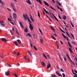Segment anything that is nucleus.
Segmentation results:
<instances>
[{
  "label": "nucleus",
  "mask_w": 77,
  "mask_h": 77,
  "mask_svg": "<svg viewBox=\"0 0 77 77\" xmlns=\"http://www.w3.org/2000/svg\"><path fill=\"white\" fill-rule=\"evenodd\" d=\"M57 7L58 8V9H60V8L59 7H58V6H57Z\"/></svg>",
  "instance_id": "nucleus-52"
},
{
  "label": "nucleus",
  "mask_w": 77,
  "mask_h": 77,
  "mask_svg": "<svg viewBox=\"0 0 77 77\" xmlns=\"http://www.w3.org/2000/svg\"><path fill=\"white\" fill-rule=\"evenodd\" d=\"M13 74L15 75V76L16 77H18V76H17V74H16L14 73Z\"/></svg>",
  "instance_id": "nucleus-42"
},
{
  "label": "nucleus",
  "mask_w": 77,
  "mask_h": 77,
  "mask_svg": "<svg viewBox=\"0 0 77 77\" xmlns=\"http://www.w3.org/2000/svg\"><path fill=\"white\" fill-rule=\"evenodd\" d=\"M60 28V29L61 31L62 32H63V33H65V32H64V31L63 30H62V29H61V28Z\"/></svg>",
  "instance_id": "nucleus-28"
},
{
  "label": "nucleus",
  "mask_w": 77,
  "mask_h": 77,
  "mask_svg": "<svg viewBox=\"0 0 77 77\" xmlns=\"http://www.w3.org/2000/svg\"><path fill=\"white\" fill-rule=\"evenodd\" d=\"M50 7L52 9V10H53L55 11H56V9H54V8H53V7H51V6H50Z\"/></svg>",
  "instance_id": "nucleus-23"
},
{
  "label": "nucleus",
  "mask_w": 77,
  "mask_h": 77,
  "mask_svg": "<svg viewBox=\"0 0 77 77\" xmlns=\"http://www.w3.org/2000/svg\"><path fill=\"white\" fill-rule=\"evenodd\" d=\"M60 44L62 45H63V43L62 42V41H60Z\"/></svg>",
  "instance_id": "nucleus-51"
},
{
  "label": "nucleus",
  "mask_w": 77,
  "mask_h": 77,
  "mask_svg": "<svg viewBox=\"0 0 77 77\" xmlns=\"http://www.w3.org/2000/svg\"><path fill=\"white\" fill-rule=\"evenodd\" d=\"M62 75H63V77H65V75L64 73H62Z\"/></svg>",
  "instance_id": "nucleus-41"
},
{
  "label": "nucleus",
  "mask_w": 77,
  "mask_h": 77,
  "mask_svg": "<svg viewBox=\"0 0 77 77\" xmlns=\"http://www.w3.org/2000/svg\"><path fill=\"white\" fill-rule=\"evenodd\" d=\"M66 33L67 34V35L70 38V36L69 34V33L67 32H66Z\"/></svg>",
  "instance_id": "nucleus-37"
},
{
  "label": "nucleus",
  "mask_w": 77,
  "mask_h": 77,
  "mask_svg": "<svg viewBox=\"0 0 77 77\" xmlns=\"http://www.w3.org/2000/svg\"><path fill=\"white\" fill-rule=\"evenodd\" d=\"M28 36H29V37H31V35H30V34L29 33L28 34Z\"/></svg>",
  "instance_id": "nucleus-39"
},
{
  "label": "nucleus",
  "mask_w": 77,
  "mask_h": 77,
  "mask_svg": "<svg viewBox=\"0 0 77 77\" xmlns=\"http://www.w3.org/2000/svg\"><path fill=\"white\" fill-rule=\"evenodd\" d=\"M43 2H44V3L45 4V5L47 6H49V4H48V2H46V1H43Z\"/></svg>",
  "instance_id": "nucleus-4"
},
{
  "label": "nucleus",
  "mask_w": 77,
  "mask_h": 77,
  "mask_svg": "<svg viewBox=\"0 0 77 77\" xmlns=\"http://www.w3.org/2000/svg\"><path fill=\"white\" fill-rule=\"evenodd\" d=\"M40 63H42V65L43 66H45V64L44 62L41 61Z\"/></svg>",
  "instance_id": "nucleus-8"
},
{
  "label": "nucleus",
  "mask_w": 77,
  "mask_h": 77,
  "mask_svg": "<svg viewBox=\"0 0 77 77\" xmlns=\"http://www.w3.org/2000/svg\"><path fill=\"white\" fill-rule=\"evenodd\" d=\"M0 6L2 7V8H3V6L2 5H0Z\"/></svg>",
  "instance_id": "nucleus-55"
},
{
  "label": "nucleus",
  "mask_w": 77,
  "mask_h": 77,
  "mask_svg": "<svg viewBox=\"0 0 77 77\" xmlns=\"http://www.w3.org/2000/svg\"><path fill=\"white\" fill-rule=\"evenodd\" d=\"M69 51H70V52L72 53V51L71 49V48H69Z\"/></svg>",
  "instance_id": "nucleus-36"
},
{
  "label": "nucleus",
  "mask_w": 77,
  "mask_h": 77,
  "mask_svg": "<svg viewBox=\"0 0 77 77\" xmlns=\"http://www.w3.org/2000/svg\"><path fill=\"white\" fill-rule=\"evenodd\" d=\"M66 16H65V15H64L63 17V19L64 20H65L66 19Z\"/></svg>",
  "instance_id": "nucleus-14"
},
{
  "label": "nucleus",
  "mask_w": 77,
  "mask_h": 77,
  "mask_svg": "<svg viewBox=\"0 0 77 77\" xmlns=\"http://www.w3.org/2000/svg\"><path fill=\"white\" fill-rule=\"evenodd\" d=\"M51 65L50 64H48L47 66V69H49V68L51 67Z\"/></svg>",
  "instance_id": "nucleus-10"
},
{
  "label": "nucleus",
  "mask_w": 77,
  "mask_h": 77,
  "mask_svg": "<svg viewBox=\"0 0 77 77\" xmlns=\"http://www.w3.org/2000/svg\"><path fill=\"white\" fill-rule=\"evenodd\" d=\"M68 44L69 45V46L70 47V48H71L72 46H71V45L69 43V41L68 42Z\"/></svg>",
  "instance_id": "nucleus-24"
},
{
  "label": "nucleus",
  "mask_w": 77,
  "mask_h": 77,
  "mask_svg": "<svg viewBox=\"0 0 77 77\" xmlns=\"http://www.w3.org/2000/svg\"><path fill=\"white\" fill-rule=\"evenodd\" d=\"M5 74L7 76H8L9 75V72L7 71L5 72Z\"/></svg>",
  "instance_id": "nucleus-9"
},
{
  "label": "nucleus",
  "mask_w": 77,
  "mask_h": 77,
  "mask_svg": "<svg viewBox=\"0 0 77 77\" xmlns=\"http://www.w3.org/2000/svg\"><path fill=\"white\" fill-rule=\"evenodd\" d=\"M60 71L62 72H64V71L62 69H60Z\"/></svg>",
  "instance_id": "nucleus-43"
},
{
  "label": "nucleus",
  "mask_w": 77,
  "mask_h": 77,
  "mask_svg": "<svg viewBox=\"0 0 77 77\" xmlns=\"http://www.w3.org/2000/svg\"><path fill=\"white\" fill-rule=\"evenodd\" d=\"M19 23L20 24V26L22 27V28H24L23 26V25L20 22Z\"/></svg>",
  "instance_id": "nucleus-11"
},
{
  "label": "nucleus",
  "mask_w": 77,
  "mask_h": 77,
  "mask_svg": "<svg viewBox=\"0 0 77 77\" xmlns=\"http://www.w3.org/2000/svg\"><path fill=\"white\" fill-rule=\"evenodd\" d=\"M8 20L9 21H10V22L12 21L11 19H9V18H8Z\"/></svg>",
  "instance_id": "nucleus-34"
},
{
  "label": "nucleus",
  "mask_w": 77,
  "mask_h": 77,
  "mask_svg": "<svg viewBox=\"0 0 77 77\" xmlns=\"http://www.w3.org/2000/svg\"><path fill=\"white\" fill-rule=\"evenodd\" d=\"M10 23H11L13 25H14V23L12 22H11Z\"/></svg>",
  "instance_id": "nucleus-63"
},
{
  "label": "nucleus",
  "mask_w": 77,
  "mask_h": 77,
  "mask_svg": "<svg viewBox=\"0 0 77 77\" xmlns=\"http://www.w3.org/2000/svg\"><path fill=\"white\" fill-rule=\"evenodd\" d=\"M65 26H66V27L67 28H69V27L67 26V25H65Z\"/></svg>",
  "instance_id": "nucleus-61"
},
{
  "label": "nucleus",
  "mask_w": 77,
  "mask_h": 77,
  "mask_svg": "<svg viewBox=\"0 0 77 77\" xmlns=\"http://www.w3.org/2000/svg\"><path fill=\"white\" fill-rule=\"evenodd\" d=\"M7 9H8V11H11V10H10V9H9V8H7Z\"/></svg>",
  "instance_id": "nucleus-60"
},
{
  "label": "nucleus",
  "mask_w": 77,
  "mask_h": 77,
  "mask_svg": "<svg viewBox=\"0 0 77 77\" xmlns=\"http://www.w3.org/2000/svg\"><path fill=\"white\" fill-rule=\"evenodd\" d=\"M0 58H1L2 59H3V56H0Z\"/></svg>",
  "instance_id": "nucleus-50"
},
{
  "label": "nucleus",
  "mask_w": 77,
  "mask_h": 77,
  "mask_svg": "<svg viewBox=\"0 0 77 77\" xmlns=\"http://www.w3.org/2000/svg\"><path fill=\"white\" fill-rule=\"evenodd\" d=\"M71 36H72V37L73 39H75L74 37V35H73V34H72V33H71Z\"/></svg>",
  "instance_id": "nucleus-33"
},
{
  "label": "nucleus",
  "mask_w": 77,
  "mask_h": 77,
  "mask_svg": "<svg viewBox=\"0 0 77 77\" xmlns=\"http://www.w3.org/2000/svg\"><path fill=\"white\" fill-rule=\"evenodd\" d=\"M23 17L24 19H25V20H27V17L26 16H25L24 14H23Z\"/></svg>",
  "instance_id": "nucleus-7"
},
{
  "label": "nucleus",
  "mask_w": 77,
  "mask_h": 77,
  "mask_svg": "<svg viewBox=\"0 0 77 77\" xmlns=\"http://www.w3.org/2000/svg\"><path fill=\"white\" fill-rule=\"evenodd\" d=\"M8 65L9 66V67H11V65H10V64H8Z\"/></svg>",
  "instance_id": "nucleus-53"
},
{
  "label": "nucleus",
  "mask_w": 77,
  "mask_h": 77,
  "mask_svg": "<svg viewBox=\"0 0 77 77\" xmlns=\"http://www.w3.org/2000/svg\"><path fill=\"white\" fill-rule=\"evenodd\" d=\"M39 31H40V32H41V33H42V32L41 30V29H39Z\"/></svg>",
  "instance_id": "nucleus-48"
},
{
  "label": "nucleus",
  "mask_w": 77,
  "mask_h": 77,
  "mask_svg": "<svg viewBox=\"0 0 77 77\" xmlns=\"http://www.w3.org/2000/svg\"><path fill=\"white\" fill-rule=\"evenodd\" d=\"M66 39H67V41H69V38H68L67 37H66Z\"/></svg>",
  "instance_id": "nucleus-49"
},
{
  "label": "nucleus",
  "mask_w": 77,
  "mask_h": 77,
  "mask_svg": "<svg viewBox=\"0 0 77 77\" xmlns=\"http://www.w3.org/2000/svg\"><path fill=\"white\" fill-rule=\"evenodd\" d=\"M57 2L58 3V4L59 5V6H61L62 5H61V4L60 2H59L58 1H57Z\"/></svg>",
  "instance_id": "nucleus-12"
},
{
  "label": "nucleus",
  "mask_w": 77,
  "mask_h": 77,
  "mask_svg": "<svg viewBox=\"0 0 77 77\" xmlns=\"http://www.w3.org/2000/svg\"><path fill=\"white\" fill-rule=\"evenodd\" d=\"M74 74H75V76H77V75L75 73Z\"/></svg>",
  "instance_id": "nucleus-58"
},
{
  "label": "nucleus",
  "mask_w": 77,
  "mask_h": 77,
  "mask_svg": "<svg viewBox=\"0 0 77 77\" xmlns=\"http://www.w3.org/2000/svg\"><path fill=\"white\" fill-rule=\"evenodd\" d=\"M4 23V22L3 20H0V23H1V25L2 26H5V25L3 24V23Z\"/></svg>",
  "instance_id": "nucleus-2"
},
{
  "label": "nucleus",
  "mask_w": 77,
  "mask_h": 77,
  "mask_svg": "<svg viewBox=\"0 0 77 77\" xmlns=\"http://www.w3.org/2000/svg\"><path fill=\"white\" fill-rule=\"evenodd\" d=\"M48 20L50 21H52V20H51V19L49 18H48Z\"/></svg>",
  "instance_id": "nucleus-57"
},
{
  "label": "nucleus",
  "mask_w": 77,
  "mask_h": 77,
  "mask_svg": "<svg viewBox=\"0 0 77 77\" xmlns=\"http://www.w3.org/2000/svg\"><path fill=\"white\" fill-rule=\"evenodd\" d=\"M38 17H40V14H39V11H38Z\"/></svg>",
  "instance_id": "nucleus-32"
},
{
  "label": "nucleus",
  "mask_w": 77,
  "mask_h": 77,
  "mask_svg": "<svg viewBox=\"0 0 77 77\" xmlns=\"http://www.w3.org/2000/svg\"><path fill=\"white\" fill-rule=\"evenodd\" d=\"M17 56H18L19 55H20V54L19 53V52H18V54H17Z\"/></svg>",
  "instance_id": "nucleus-54"
},
{
  "label": "nucleus",
  "mask_w": 77,
  "mask_h": 77,
  "mask_svg": "<svg viewBox=\"0 0 77 77\" xmlns=\"http://www.w3.org/2000/svg\"><path fill=\"white\" fill-rule=\"evenodd\" d=\"M16 33H17V34H18V35H19V33H18V32H17V31H16Z\"/></svg>",
  "instance_id": "nucleus-59"
},
{
  "label": "nucleus",
  "mask_w": 77,
  "mask_h": 77,
  "mask_svg": "<svg viewBox=\"0 0 77 77\" xmlns=\"http://www.w3.org/2000/svg\"><path fill=\"white\" fill-rule=\"evenodd\" d=\"M0 3H2L3 5H4V3H3V2L1 1V0H0Z\"/></svg>",
  "instance_id": "nucleus-38"
},
{
  "label": "nucleus",
  "mask_w": 77,
  "mask_h": 77,
  "mask_svg": "<svg viewBox=\"0 0 77 77\" xmlns=\"http://www.w3.org/2000/svg\"><path fill=\"white\" fill-rule=\"evenodd\" d=\"M27 19H28V22H29V29H30L31 31H32L33 29V27L32 26V24H31L32 23V22L27 17Z\"/></svg>",
  "instance_id": "nucleus-1"
},
{
  "label": "nucleus",
  "mask_w": 77,
  "mask_h": 77,
  "mask_svg": "<svg viewBox=\"0 0 77 77\" xmlns=\"http://www.w3.org/2000/svg\"><path fill=\"white\" fill-rule=\"evenodd\" d=\"M62 35L63 37L64 38H67V37H66V36L64 35V34L63 33H62Z\"/></svg>",
  "instance_id": "nucleus-15"
},
{
  "label": "nucleus",
  "mask_w": 77,
  "mask_h": 77,
  "mask_svg": "<svg viewBox=\"0 0 77 77\" xmlns=\"http://www.w3.org/2000/svg\"><path fill=\"white\" fill-rule=\"evenodd\" d=\"M51 77H56V75H53L52 74H51Z\"/></svg>",
  "instance_id": "nucleus-31"
},
{
  "label": "nucleus",
  "mask_w": 77,
  "mask_h": 77,
  "mask_svg": "<svg viewBox=\"0 0 77 77\" xmlns=\"http://www.w3.org/2000/svg\"><path fill=\"white\" fill-rule=\"evenodd\" d=\"M51 28L52 30L53 31H55L54 28V27L53 26H51Z\"/></svg>",
  "instance_id": "nucleus-16"
},
{
  "label": "nucleus",
  "mask_w": 77,
  "mask_h": 77,
  "mask_svg": "<svg viewBox=\"0 0 77 77\" xmlns=\"http://www.w3.org/2000/svg\"><path fill=\"white\" fill-rule=\"evenodd\" d=\"M14 43L15 44L16 46H18V44L17 43V42H14Z\"/></svg>",
  "instance_id": "nucleus-22"
},
{
  "label": "nucleus",
  "mask_w": 77,
  "mask_h": 77,
  "mask_svg": "<svg viewBox=\"0 0 77 77\" xmlns=\"http://www.w3.org/2000/svg\"><path fill=\"white\" fill-rule=\"evenodd\" d=\"M54 17L57 21H59V20L57 19L56 16Z\"/></svg>",
  "instance_id": "nucleus-30"
},
{
  "label": "nucleus",
  "mask_w": 77,
  "mask_h": 77,
  "mask_svg": "<svg viewBox=\"0 0 77 77\" xmlns=\"http://www.w3.org/2000/svg\"><path fill=\"white\" fill-rule=\"evenodd\" d=\"M60 11H61V12H63V10H62V8H60Z\"/></svg>",
  "instance_id": "nucleus-45"
},
{
  "label": "nucleus",
  "mask_w": 77,
  "mask_h": 77,
  "mask_svg": "<svg viewBox=\"0 0 77 77\" xmlns=\"http://www.w3.org/2000/svg\"><path fill=\"white\" fill-rule=\"evenodd\" d=\"M47 57L49 59H50V56L49 55H47Z\"/></svg>",
  "instance_id": "nucleus-44"
},
{
  "label": "nucleus",
  "mask_w": 77,
  "mask_h": 77,
  "mask_svg": "<svg viewBox=\"0 0 77 77\" xmlns=\"http://www.w3.org/2000/svg\"><path fill=\"white\" fill-rule=\"evenodd\" d=\"M13 53L14 54H15L16 55V53H15V52H13Z\"/></svg>",
  "instance_id": "nucleus-62"
},
{
  "label": "nucleus",
  "mask_w": 77,
  "mask_h": 77,
  "mask_svg": "<svg viewBox=\"0 0 77 77\" xmlns=\"http://www.w3.org/2000/svg\"><path fill=\"white\" fill-rule=\"evenodd\" d=\"M13 17L14 19H16L17 17L16 14H15V13H14L13 14Z\"/></svg>",
  "instance_id": "nucleus-6"
},
{
  "label": "nucleus",
  "mask_w": 77,
  "mask_h": 77,
  "mask_svg": "<svg viewBox=\"0 0 77 77\" xmlns=\"http://www.w3.org/2000/svg\"><path fill=\"white\" fill-rule=\"evenodd\" d=\"M71 26H72V27H74V26L73 25V24H72V23L71 22Z\"/></svg>",
  "instance_id": "nucleus-46"
},
{
  "label": "nucleus",
  "mask_w": 77,
  "mask_h": 77,
  "mask_svg": "<svg viewBox=\"0 0 77 77\" xmlns=\"http://www.w3.org/2000/svg\"><path fill=\"white\" fill-rule=\"evenodd\" d=\"M40 42L41 44H43V40L42 39H40Z\"/></svg>",
  "instance_id": "nucleus-21"
},
{
  "label": "nucleus",
  "mask_w": 77,
  "mask_h": 77,
  "mask_svg": "<svg viewBox=\"0 0 77 77\" xmlns=\"http://www.w3.org/2000/svg\"><path fill=\"white\" fill-rule=\"evenodd\" d=\"M17 41L18 42L19 44H20V43H21V42L20 40L18 39V40H17Z\"/></svg>",
  "instance_id": "nucleus-25"
},
{
  "label": "nucleus",
  "mask_w": 77,
  "mask_h": 77,
  "mask_svg": "<svg viewBox=\"0 0 77 77\" xmlns=\"http://www.w3.org/2000/svg\"><path fill=\"white\" fill-rule=\"evenodd\" d=\"M25 60H26L27 59L26 57V56H25Z\"/></svg>",
  "instance_id": "nucleus-56"
},
{
  "label": "nucleus",
  "mask_w": 77,
  "mask_h": 77,
  "mask_svg": "<svg viewBox=\"0 0 77 77\" xmlns=\"http://www.w3.org/2000/svg\"><path fill=\"white\" fill-rule=\"evenodd\" d=\"M2 41L4 42H6L7 40L5 38H2L1 39Z\"/></svg>",
  "instance_id": "nucleus-5"
},
{
  "label": "nucleus",
  "mask_w": 77,
  "mask_h": 77,
  "mask_svg": "<svg viewBox=\"0 0 77 77\" xmlns=\"http://www.w3.org/2000/svg\"><path fill=\"white\" fill-rule=\"evenodd\" d=\"M13 8V10L15 11V12H16L17 10L16 9H15V8H14V7Z\"/></svg>",
  "instance_id": "nucleus-40"
},
{
  "label": "nucleus",
  "mask_w": 77,
  "mask_h": 77,
  "mask_svg": "<svg viewBox=\"0 0 77 77\" xmlns=\"http://www.w3.org/2000/svg\"><path fill=\"white\" fill-rule=\"evenodd\" d=\"M43 10H44L45 11V12H46V14L48 13V12L47 11V10H45V8H43Z\"/></svg>",
  "instance_id": "nucleus-19"
},
{
  "label": "nucleus",
  "mask_w": 77,
  "mask_h": 77,
  "mask_svg": "<svg viewBox=\"0 0 77 77\" xmlns=\"http://www.w3.org/2000/svg\"><path fill=\"white\" fill-rule=\"evenodd\" d=\"M54 35H55V36H57V35L55 33L54 34Z\"/></svg>",
  "instance_id": "nucleus-64"
},
{
  "label": "nucleus",
  "mask_w": 77,
  "mask_h": 77,
  "mask_svg": "<svg viewBox=\"0 0 77 77\" xmlns=\"http://www.w3.org/2000/svg\"><path fill=\"white\" fill-rule=\"evenodd\" d=\"M43 56L45 57V59H47V57L45 55V54H43Z\"/></svg>",
  "instance_id": "nucleus-20"
},
{
  "label": "nucleus",
  "mask_w": 77,
  "mask_h": 77,
  "mask_svg": "<svg viewBox=\"0 0 77 77\" xmlns=\"http://www.w3.org/2000/svg\"><path fill=\"white\" fill-rule=\"evenodd\" d=\"M34 49L35 50V51H37L38 50L37 48H36V47L35 46H34Z\"/></svg>",
  "instance_id": "nucleus-29"
},
{
  "label": "nucleus",
  "mask_w": 77,
  "mask_h": 77,
  "mask_svg": "<svg viewBox=\"0 0 77 77\" xmlns=\"http://www.w3.org/2000/svg\"><path fill=\"white\" fill-rule=\"evenodd\" d=\"M28 54L30 55V56H32V54L30 51H28Z\"/></svg>",
  "instance_id": "nucleus-18"
},
{
  "label": "nucleus",
  "mask_w": 77,
  "mask_h": 77,
  "mask_svg": "<svg viewBox=\"0 0 77 77\" xmlns=\"http://www.w3.org/2000/svg\"><path fill=\"white\" fill-rule=\"evenodd\" d=\"M56 73L59 76H60L61 77H62V75L60 74V72L58 71H57L56 72Z\"/></svg>",
  "instance_id": "nucleus-3"
},
{
  "label": "nucleus",
  "mask_w": 77,
  "mask_h": 77,
  "mask_svg": "<svg viewBox=\"0 0 77 77\" xmlns=\"http://www.w3.org/2000/svg\"><path fill=\"white\" fill-rule=\"evenodd\" d=\"M52 38L54 39L55 40H56V39L52 35H51Z\"/></svg>",
  "instance_id": "nucleus-35"
},
{
  "label": "nucleus",
  "mask_w": 77,
  "mask_h": 77,
  "mask_svg": "<svg viewBox=\"0 0 77 77\" xmlns=\"http://www.w3.org/2000/svg\"><path fill=\"white\" fill-rule=\"evenodd\" d=\"M58 17L60 19V20H61V17H60V16H59V15H58Z\"/></svg>",
  "instance_id": "nucleus-47"
},
{
  "label": "nucleus",
  "mask_w": 77,
  "mask_h": 77,
  "mask_svg": "<svg viewBox=\"0 0 77 77\" xmlns=\"http://www.w3.org/2000/svg\"><path fill=\"white\" fill-rule=\"evenodd\" d=\"M24 31H25V32L27 33L28 31V30L27 29H24Z\"/></svg>",
  "instance_id": "nucleus-17"
},
{
  "label": "nucleus",
  "mask_w": 77,
  "mask_h": 77,
  "mask_svg": "<svg viewBox=\"0 0 77 77\" xmlns=\"http://www.w3.org/2000/svg\"><path fill=\"white\" fill-rule=\"evenodd\" d=\"M65 61L66 60V58L65 56H64V57H63Z\"/></svg>",
  "instance_id": "nucleus-27"
},
{
  "label": "nucleus",
  "mask_w": 77,
  "mask_h": 77,
  "mask_svg": "<svg viewBox=\"0 0 77 77\" xmlns=\"http://www.w3.org/2000/svg\"><path fill=\"white\" fill-rule=\"evenodd\" d=\"M30 19H31V20H32V22H34V20H33L32 17L31 16H30Z\"/></svg>",
  "instance_id": "nucleus-13"
},
{
  "label": "nucleus",
  "mask_w": 77,
  "mask_h": 77,
  "mask_svg": "<svg viewBox=\"0 0 77 77\" xmlns=\"http://www.w3.org/2000/svg\"><path fill=\"white\" fill-rule=\"evenodd\" d=\"M11 6L13 8H14V4H12V3H11Z\"/></svg>",
  "instance_id": "nucleus-26"
}]
</instances>
